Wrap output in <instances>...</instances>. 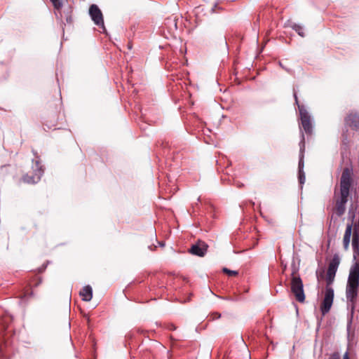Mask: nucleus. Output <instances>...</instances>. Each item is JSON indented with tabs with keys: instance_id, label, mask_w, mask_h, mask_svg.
<instances>
[{
	"instance_id": "obj_5",
	"label": "nucleus",
	"mask_w": 359,
	"mask_h": 359,
	"mask_svg": "<svg viewBox=\"0 0 359 359\" xmlns=\"http://www.w3.org/2000/svg\"><path fill=\"white\" fill-rule=\"evenodd\" d=\"M334 300V290L332 287L326 286L325 291V296L320 306V311L323 316L327 313L333 304Z\"/></svg>"
},
{
	"instance_id": "obj_25",
	"label": "nucleus",
	"mask_w": 359,
	"mask_h": 359,
	"mask_svg": "<svg viewBox=\"0 0 359 359\" xmlns=\"http://www.w3.org/2000/svg\"><path fill=\"white\" fill-rule=\"evenodd\" d=\"M169 329L175 330L176 329V327L174 325H170Z\"/></svg>"
},
{
	"instance_id": "obj_18",
	"label": "nucleus",
	"mask_w": 359,
	"mask_h": 359,
	"mask_svg": "<svg viewBox=\"0 0 359 359\" xmlns=\"http://www.w3.org/2000/svg\"><path fill=\"white\" fill-rule=\"evenodd\" d=\"M223 272L227 274L229 276H235L238 275V271H232L227 268H223L222 269Z\"/></svg>"
},
{
	"instance_id": "obj_2",
	"label": "nucleus",
	"mask_w": 359,
	"mask_h": 359,
	"mask_svg": "<svg viewBox=\"0 0 359 359\" xmlns=\"http://www.w3.org/2000/svg\"><path fill=\"white\" fill-rule=\"evenodd\" d=\"M352 170L345 168L341 173L340 179V196L337 198L336 201L347 203L348 197L349 196L350 188L352 184Z\"/></svg>"
},
{
	"instance_id": "obj_1",
	"label": "nucleus",
	"mask_w": 359,
	"mask_h": 359,
	"mask_svg": "<svg viewBox=\"0 0 359 359\" xmlns=\"http://www.w3.org/2000/svg\"><path fill=\"white\" fill-rule=\"evenodd\" d=\"M359 287V261H356L351 267L346 288V297L354 309Z\"/></svg>"
},
{
	"instance_id": "obj_21",
	"label": "nucleus",
	"mask_w": 359,
	"mask_h": 359,
	"mask_svg": "<svg viewBox=\"0 0 359 359\" xmlns=\"http://www.w3.org/2000/svg\"><path fill=\"white\" fill-rule=\"evenodd\" d=\"M352 316H351L350 319L348 320V324H347V330L349 331V329L351 326V323H352Z\"/></svg>"
},
{
	"instance_id": "obj_8",
	"label": "nucleus",
	"mask_w": 359,
	"mask_h": 359,
	"mask_svg": "<svg viewBox=\"0 0 359 359\" xmlns=\"http://www.w3.org/2000/svg\"><path fill=\"white\" fill-rule=\"evenodd\" d=\"M208 248V245L205 242L199 240L191 245V248L189 250V252L191 255L202 257L206 254Z\"/></svg>"
},
{
	"instance_id": "obj_7",
	"label": "nucleus",
	"mask_w": 359,
	"mask_h": 359,
	"mask_svg": "<svg viewBox=\"0 0 359 359\" xmlns=\"http://www.w3.org/2000/svg\"><path fill=\"white\" fill-rule=\"evenodd\" d=\"M339 263L340 259L338 255H334L328 265L326 277L327 286H329L332 283Z\"/></svg>"
},
{
	"instance_id": "obj_16",
	"label": "nucleus",
	"mask_w": 359,
	"mask_h": 359,
	"mask_svg": "<svg viewBox=\"0 0 359 359\" xmlns=\"http://www.w3.org/2000/svg\"><path fill=\"white\" fill-rule=\"evenodd\" d=\"M291 27L292 28V29H294L300 36L302 37H304L305 36V34L304 32V27L303 26H302L301 25H298V24H296V23H293L292 25H291Z\"/></svg>"
},
{
	"instance_id": "obj_14",
	"label": "nucleus",
	"mask_w": 359,
	"mask_h": 359,
	"mask_svg": "<svg viewBox=\"0 0 359 359\" xmlns=\"http://www.w3.org/2000/svg\"><path fill=\"white\" fill-rule=\"evenodd\" d=\"M80 296L83 301L89 302L93 297V290L90 285H86L80 291Z\"/></svg>"
},
{
	"instance_id": "obj_12",
	"label": "nucleus",
	"mask_w": 359,
	"mask_h": 359,
	"mask_svg": "<svg viewBox=\"0 0 359 359\" xmlns=\"http://www.w3.org/2000/svg\"><path fill=\"white\" fill-rule=\"evenodd\" d=\"M353 224H347L343 238V245L345 250L349 246L351 236L352 233Z\"/></svg>"
},
{
	"instance_id": "obj_17",
	"label": "nucleus",
	"mask_w": 359,
	"mask_h": 359,
	"mask_svg": "<svg viewBox=\"0 0 359 359\" xmlns=\"http://www.w3.org/2000/svg\"><path fill=\"white\" fill-rule=\"evenodd\" d=\"M298 178L299 184L302 186V184H304L306 177H305V173L304 170H302L301 172H298Z\"/></svg>"
},
{
	"instance_id": "obj_15",
	"label": "nucleus",
	"mask_w": 359,
	"mask_h": 359,
	"mask_svg": "<svg viewBox=\"0 0 359 359\" xmlns=\"http://www.w3.org/2000/svg\"><path fill=\"white\" fill-rule=\"evenodd\" d=\"M346 204L336 201L335 206L333 210L334 213L339 217H341L346 212Z\"/></svg>"
},
{
	"instance_id": "obj_6",
	"label": "nucleus",
	"mask_w": 359,
	"mask_h": 359,
	"mask_svg": "<svg viewBox=\"0 0 359 359\" xmlns=\"http://www.w3.org/2000/svg\"><path fill=\"white\" fill-rule=\"evenodd\" d=\"M298 108L300 114L301 125L304 132L308 135H311L313 131L311 116L304 106L298 104Z\"/></svg>"
},
{
	"instance_id": "obj_10",
	"label": "nucleus",
	"mask_w": 359,
	"mask_h": 359,
	"mask_svg": "<svg viewBox=\"0 0 359 359\" xmlns=\"http://www.w3.org/2000/svg\"><path fill=\"white\" fill-rule=\"evenodd\" d=\"M346 124L350 127L358 129L359 128V115L357 114H349L345 118Z\"/></svg>"
},
{
	"instance_id": "obj_27",
	"label": "nucleus",
	"mask_w": 359,
	"mask_h": 359,
	"mask_svg": "<svg viewBox=\"0 0 359 359\" xmlns=\"http://www.w3.org/2000/svg\"><path fill=\"white\" fill-rule=\"evenodd\" d=\"M161 246L163 247L165 245V244L163 243H159Z\"/></svg>"
},
{
	"instance_id": "obj_9",
	"label": "nucleus",
	"mask_w": 359,
	"mask_h": 359,
	"mask_svg": "<svg viewBox=\"0 0 359 359\" xmlns=\"http://www.w3.org/2000/svg\"><path fill=\"white\" fill-rule=\"evenodd\" d=\"M89 14L96 25L102 26L104 28L102 13L97 5L92 4L90 6Z\"/></svg>"
},
{
	"instance_id": "obj_29",
	"label": "nucleus",
	"mask_w": 359,
	"mask_h": 359,
	"mask_svg": "<svg viewBox=\"0 0 359 359\" xmlns=\"http://www.w3.org/2000/svg\"><path fill=\"white\" fill-rule=\"evenodd\" d=\"M149 248L150 250H152L151 246H149Z\"/></svg>"
},
{
	"instance_id": "obj_13",
	"label": "nucleus",
	"mask_w": 359,
	"mask_h": 359,
	"mask_svg": "<svg viewBox=\"0 0 359 359\" xmlns=\"http://www.w3.org/2000/svg\"><path fill=\"white\" fill-rule=\"evenodd\" d=\"M302 140L300 141L299 145H300V154H299V161L298 164V172H301L302 170H304V135L303 133H302L301 135Z\"/></svg>"
},
{
	"instance_id": "obj_22",
	"label": "nucleus",
	"mask_w": 359,
	"mask_h": 359,
	"mask_svg": "<svg viewBox=\"0 0 359 359\" xmlns=\"http://www.w3.org/2000/svg\"><path fill=\"white\" fill-rule=\"evenodd\" d=\"M343 359H350L349 358V354H348V352L346 351L344 355H343Z\"/></svg>"
},
{
	"instance_id": "obj_28",
	"label": "nucleus",
	"mask_w": 359,
	"mask_h": 359,
	"mask_svg": "<svg viewBox=\"0 0 359 359\" xmlns=\"http://www.w3.org/2000/svg\"><path fill=\"white\" fill-rule=\"evenodd\" d=\"M316 276H317V278H318H318H319V274H318V271L316 272Z\"/></svg>"
},
{
	"instance_id": "obj_19",
	"label": "nucleus",
	"mask_w": 359,
	"mask_h": 359,
	"mask_svg": "<svg viewBox=\"0 0 359 359\" xmlns=\"http://www.w3.org/2000/svg\"><path fill=\"white\" fill-rule=\"evenodd\" d=\"M50 1L53 3L54 7L56 9H60L62 7V3H61L60 0H50Z\"/></svg>"
},
{
	"instance_id": "obj_23",
	"label": "nucleus",
	"mask_w": 359,
	"mask_h": 359,
	"mask_svg": "<svg viewBox=\"0 0 359 359\" xmlns=\"http://www.w3.org/2000/svg\"><path fill=\"white\" fill-rule=\"evenodd\" d=\"M294 97L296 104H298V98H297V93L295 91H294Z\"/></svg>"
},
{
	"instance_id": "obj_4",
	"label": "nucleus",
	"mask_w": 359,
	"mask_h": 359,
	"mask_svg": "<svg viewBox=\"0 0 359 359\" xmlns=\"http://www.w3.org/2000/svg\"><path fill=\"white\" fill-rule=\"evenodd\" d=\"M34 170V175H29L28 174L25 175L22 177V180L24 182L28 184H35L37 183L40 180L44 172V169L43 165H41L40 161L38 156H36V160L34 161V165L32 166Z\"/></svg>"
},
{
	"instance_id": "obj_20",
	"label": "nucleus",
	"mask_w": 359,
	"mask_h": 359,
	"mask_svg": "<svg viewBox=\"0 0 359 359\" xmlns=\"http://www.w3.org/2000/svg\"><path fill=\"white\" fill-rule=\"evenodd\" d=\"M328 359H341V355L339 352H334L330 355Z\"/></svg>"
},
{
	"instance_id": "obj_3",
	"label": "nucleus",
	"mask_w": 359,
	"mask_h": 359,
	"mask_svg": "<svg viewBox=\"0 0 359 359\" xmlns=\"http://www.w3.org/2000/svg\"><path fill=\"white\" fill-rule=\"evenodd\" d=\"M290 290L295 299L299 303L305 302V294L303 281L297 274V269L294 268L291 273Z\"/></svg>"
},
{
	"instance_id": "obj_26",
	"label": "nucleus",
	"mask_w": 359,
	"mask_h": 359,
	"mask_svg": "<svg viewBox=\"0 0 359 359\" xmlns=\"http://www.w3.org/2000/svg\"><path fill=\"white\" fill-rule=\"evenodd\" d=\"M71 20H72L71 18H67V22H71Z\"/></svg>"
},
{
	"instance_id": "obj_24",
	"label": "nucleus",
	"mask_w": 359,
	"mask_h": 359,
	"mask_svg": "<svg viewBox=\"0 0 359 359\" xmlns=\"http://www.w3.org/2000/svg\"><path fill=\"white\" fill-rule=\"evenodd\" d=\"M215 317H214V318H219L221 317V314H219L218 313H215Z\"/></svg>"
},
{
	"instance_id": "obj_11",
	"label": "nucleus",
	"mask_w": 359,
	"mask_h": 359,
	"mask_svg": "<svg viewBox=\"0 0 359 359\" xmlns=\"http://www.w3.org/2000/svg\"><path fill=\"white\" fill-rule=\"evenodd\" d=\"M353 224H347L343 238V245L345 250L349 246L351 236L352 233Z\"/></svg>"
}]
</instances>
